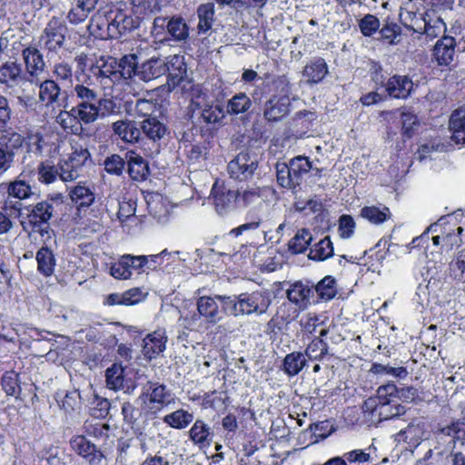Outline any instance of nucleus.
Wrapping results in <instances>:
<instances>
[{
  "label": "nucleus",
  "mask_w": 465,
  "mask_h": 465,
  "mask_svg": "<svg viewBox=\"0 0 465 465\" xmlns=\"http://www.w3.org/2000/svg\"><path fill=\"white\" fill-rule=\"evenodd\" d=\"M138 17L132 15L124 5L118 4L109 9L101 8L92 16L88 24L91 35L100 39H118L139 26Z\"/></svg>",
  "instance_id": "nucleus-1"
},
{
  "label": "nucleus",
  "mask_w": 465,
  "mask_h": 465,
  "mask_svg": "<svg viewBox=\"0 0 465 465\" xmlns=\"http://www.w3.org/2000/svg\"><path fill=\"white\" fill-rule=\"evenodd\" d=\"M398 388L393 382L378 388L376 396L364 401L361 410L372 422L399 418L406 413L405 406L398 403Z\"/></svg>",
  "instance_id": "nucleus-2"
},
{
  "label": "nucleus",
  "mask_w": 465,
  "mask_h": 465,
  "mask_svg": "<svg viewBox=\"0 0 465 465\" xmlns=\"http://www.w3.org/2000/svg\"><path fill=\"white\" fill-rule=\"evenodd\" d=\"M221 299L224 314L234 317L264 314L272 302L269 293L261 291L242 292Z\"/></svg>",
  "instance_id": "nucleus-3"
},
{
  "label": "nucleus",
  "mask_w": 465,
  "mask_h": 465,
  "mask_svg": "<svg viewBox=\"0 0 465 465\" xmlns=\"http://www.w3.org/2000/svg\"><path fill=\"white\" fill-rule=\"evenodd\" d=\"M174 393L166 385L148 381L141 388L136 399L141 413L146 419H154L164 409L175 403Z\"/></svg>",
  "instance_id": "nucleus-4"
},
{
  "label": "nucleus",
  "mask_w": 465,
  "mask_h": 465,
  "mask_svg": "<svg viewBox=\"0 0 465 465\" xmlns=\"http://www.w3.org/2000/svg\"><path fill=\"white\" fill-rule=\"evenodd\" d=\"M272 87L276 92L263 106V117L268 122L282 120L290 112L291 84L284 75L279 76L272 81Z\"/></svg>",
  "instance_id": "nucleus-5"
},
{
  "label": "nucleus",
  "mask_w": 465,
  "mask_h": 465,
  "mask_svg": "<svg viewBox=\"0 0 465 465\" xmlns=\"http://www.w3.org/2000/svg\"><path fill=\"white\" fill-rule=\"evenodd\" d=\"M222 297L226 295L207 296L203 295L197 299V312L183 316L186 328L193 329L198 325L203 319L205 322L215 324L223 320L224 313L222 306Z\"/></svg>",
  "instance_id": "nucleus-6"
},
{
  "label": "nucleus",
  "mask_w": 465,
  "mask_h": 465,
  "mask_svg": "<svg viewBox=\"0 0 465 465\" xmlns=\"http://www.w3.org/2000/svg\"><path fill=\"white\" fill-rule=\"evenodd\" d=\"M53 203L50 201H42L33 206L27 216L31 233H39L44 242L50 240L53 234L49 224V221L53 217Z\"/></svg>",
  "instance_id": "nucleus-7"
},
{
  "label": "nucleus",
  "mask_w": 465,
  "mask_h": 465,
  "mask_svg": "<svg viewBox=\"0 0 465 465\" xmlns=\"http://www.w3.org/2000/svg\"><path fill=\"white\" fill-rule=\"evenodd\" d=\"M91 154L87 148L74 146L67 159L60 160V180L64 183L72 182L81 176L83 166L89 160Z\"/></svg>",
  "instance_id": "nucleus-8"
},
{
  "label": "nucleus",
  "mask_w": 465,
  "mask_h": 465,
  "mask_svg": "<svg viewBox=\"0 0 465 465\" xmlns=\"http://www.w3.org/2000/svg\"><path fill=\"white\" fill-rule=\"evenodd\" d=\"M67 26L63 20L53 17L41 35V42L44 47L49 52H57L64 46Z\"/></svg>",
  "instance_id": "nucleus-9"
},
{
  "label": "nucleus",
  "mask_w": 465,
  "mask_h": 465,
  "mask_svg": "<svg viewBox=\"0 0 465 465\" xmlns=\"http://www.w3.org/2000/svg\"><path fill=\"white\" fill-rule=\"evenodd\" d=\"M190 106L193 114L207 124H219L225 117L222 105L208 102L204 97L192 100Z\"/></svg>",
  "instance_id": "nucleus-10"
},
{
  "label": "nucleus",
  "mask_w": 465,
  "mask_h": 465,
  "mask_svg": "<svg viewBox=\"0 0 465 465\" xmlns=\"http://www.w3.org/2000/svg\"><path fill=\"white\" fill-rule=\"evenodd\" d=\"M313 295V284L309 282L296 281L289 285L286 290V297L291 303L295 305L293 317H296L299 312L308 308Z\"/></svg>",
  "instance_id": "nucleus-11"
},
{
  "label": "nucleus",
  "mask_w": 465,
  "mask_h": 465,
  "mask_svg": "<svg viewBox=\"0 0 465 465\" xmlns=\"http://www.w3.org/2000/svg\"><path fill=\"white\" fill-rule=\"evenodd\" d=\"M211 195L217 213L223 215L234 208H238L237 192L230 190L215 182Z\"/></svg>",
  "instance_id": "nucleus-12"
},
{
  "label": "nucleus",
  "mask_w": 465,
  "mask_h": 465,
  "mask_svg": "<svg viewBox=\"0 0 465 465\" xmlns=\"http://www.w3.org/2000/svg\"><path fill=\"white\" fill-rule=\"evenodd\" d=\"M22 58L25 65V74L30 77L27 81L38 82L46 68L42 53L35 46L30 45L23 49Z\"/></svg>",
  "instance_id": "nucleus-13"
},
{
  "label": "nucleus",
  "mask_w": 465,
  "mask_h": 465,
  "mask_svg": "<svg viewBox=\"0 0 465 465\" xmlns=\"http://www.w3.org/2000/svg\"><path fill=\"white\" fill-rule=\"evenodd\" d=\"M257 168V163L248 153H240L228 163L230 177L239 181H244L251 177Z\"/></svg>",
  "instance_id": "nucleus-14"
},
{
  "label": "nucleus",
  "mask_w": 465,
  "mask_h": 465,
  "mask_svg": "<svg viewBox=\"0 0 465 465\" xmlns=\"http://www.w3.org/2000/svg\"><path fill=\"white\" fill-rule=\"evenodd\" d=\"M25 81H27V76L24 74L20 64L7 61L0 65V84L14 89Z\"/></svg>",
  "instance_id": "nucleus-15"
},
{
  "label": "nucleus",
  "mask_w": 465,
  "mask_h": 465,
  "mask_svg": "<svg viewBox=\"0 0 465 465\" xmlns=\"http://www.w3.org/2000/svg\"><path fill=\"white\" fill-rule=\"evenodd\" d=\"M439 441L446 444V450H453L458 444L465 443V423L461 421L452 422L442 428L437 436Z\"/></svg>",
  "instance_id": "nucleus-16"
},
{
  "label": "nucleus",
  "mask_w": 465,
  "mask_h": 465,
  "mask_svg": "<svg viewBox=\"0 0 465 465\" xmlns=\"http://www.w3.org/2000/svg\"><path fill=\"white\" fill-rule=\"evenodd\" d=\"M143 341V354L146 359L152 360L165 350L167 341L166 332L163 329H158L147 334Z\"/></svg>",
  "instance_id": "nucleus-17"
},
{
  "label": "nucleus",
  "mask_w": 465,
  "mask_h": 465,
  "mask_svg": "<svg viewBox=\"0 0 465 465\" xmlns=\"http://www.w3.org/2000/svg\"><path fill=\"white\" fill-rule=\"evenodd\" d=\"M69 197L78 212L85 211L95 203L94 190L82 183L70 189Z\"/></svg>",
  "instance_id": "nucleus-18"
},
{
  "label": "nucleus",
  "mask_w": 465,
  "mask_h": 465,
  "mask_svg": "<svg viewBox=\"0 0 465 465\" xmlns=\"http://www.w3.org/2000/svg\"><path fill=\"white\" fill-rule=\"evenodd\" d=\"M413 88L412 81L406 75H393L385 84L389 96L396 99H406Z\"/></svg>",
  "instance_id": "nucleus-19"
},
{
  "label": "nucleus",
  "mask_w": 465,
  "mask_h": 465,
  "mask_svg": "<svg viewBox=\"0 0 465 465\" xmlns=\"http://www.w3.org/2000/svg\"><path fill=\"white\" fill-rule=\"evenodd\" d=\"M125 159L131 179L143 182L148 178L150 169L147 161L143 157L134 151H129L125 154Z\"/></svg>",
  "instance_id": "nucleus-20"
},
{
  "label": "nucleus",
  "mask_w": 465,
  "mask_h": 465,
  "mask_svg": "<svg viewBox=\"0 0 465 465\" xmlns=\"http://www.w3.org/2000/svg\"><path fill=\"white\" fill-rule=\"evenodd\" d=\"M211 427L203 420H196L189 430V439L199 449L209 448L213 442Z\"/></svg>",
  "instance_id": "nucleus-21"
},
{
  "label": "nucleus",
  "mask_w": 465,
  "mask_h": 465,
  "mask_svg": "<svg viewBox=\"0 0 465 465\" xmlns=\"http://www.w3.org/2000/svg\"><path fill=\"white\" fill-rule=\"evenodd\" d=\"M71 96L77 101V104L92 103L98 101L99 93L90 78L81 81L77 77L76 84L73 85Z\"/></svg>",
  "instance_id": "nucleus-22"
},
{
  "label": "nucleus",
  "mask_w": 465,
  "mask_h": 465,
  "mask_svg": "<svg viewBox=\"0 0 465 465\" xmlns=\"http://www.w3.org/2000/svg\"><path fill=\"white\" fill-rule=\"evenodd\" d=\"M113 130L114 134L125 143H137L142 135L140 124L130 120H121L114 123Z\"/></svg>",
  "instance_id": "nucleus-23"
},
{
  "label": "nucleus",
  "mask_w": 465,
  "mask_h": 465,
  "mask_svg": "<svg viewBox=\"0 0 465 465\" xmlns=\"http://www.w3.org/2000/svg\"><path fill=\"white\" fill-rule=\"evenodd\" d=\"M165 60L159 57H152L138 67L137 76L144 82L156 79L165 74Z\"/></svg>",
  "instance_id": "nucleus-24"
},
{
  "label": "nucleus",
  "mask_w": 465,
  "mask_h": 465,
  "mask_svg": "<svg viewBox=\"0 0 465 465\" xmlns=\"http://www.w3.org/2000/svg\"><path fill=\"white\" fill-rule=\"evenodd\" d=\"M456 41L451 36H443L433 49V56L440 65H449L455 54Z\"/></svg>",
  "instance_id": "nucleus-25"
},
{
  "label": "nucleus",
  "mask_w": 465,
  "mask_h": 465,
  "mask_svg": "<svg viewBox=\"0 0 465 465\" xmlns=\"http://www.w3.org/2000/svg\"><path fill=\"white\" fill-rule=\"evenodd\" d=\"M449 215L452 216V218L449 219L448 223L443 224L444 228L443 230L440 231V233H442V245L447 250H451L454 247H459L461 244L462 240L460 234L463 232V228L460 226L456 227L455 225L453 228L450 226L446 227V225L450 224L452 221L457 222L459 217H460L462 213H460L459 212H454L453 213ZM440 227H442V225Z\"/></svg>",
  "instance_id": "nucleus-26"
},
{
  "label": "nucleus",
  "mask_w": 465,
  "mask_h": 465,
  "mask_svg": "<svg viewBox=\"0 0 465 465\" xmlns=\"http://www.w3.org/2000/svg\"><path fill=\"white\" fill-rule=\"evenodd\" d=\"M264 188L248 186L237 190L238 208H246L251 205H260L264 202Z\"/></svg>",
  "instance_id": "nucleus-27"
},
{
  "label": "nucleus",
  "mask_w": 465,
  "mask_h": 465,
  "mask_svg": "<svg viewBox=\"0 0 465 465\" xmlns=\"http://www.w3.org/2000/svg\"><path fill=\"white\" fill-rule=\"evenodd\" d=\"M449 128L455 143H465V108L457 109L451 114Z\"/></svg>",
  "instance_id": "nucleus-28"
},
{
  "label": "nucleus",
  "mask_w": 465,
  "mask_h": 465,
  "mask_svg": "<svg viewBox=\"0 0 465 465\" xmlns=\"http://www.w3.org/2000/svg\"><path fill=\"white\" fill-rule=\"evenodd\" d=\"M61 95V87L54 79H46L39 84V100L46 106L57 104Z\"/></svg>",
  "instance_id": "nucleus-29"
},
{
  "label": "nucleus",
  "mask_w": 465,
  "mask_h": 465,
  "mask_svg": "<svg viewBox=\"0 0 465 465\" xmlns=\"http://www.w3.org/2000/svg\"><path fill=\"white\" fill-rule=\"evenodd\" d=\"M328 74V66L323 58H315L303 69L302 74L309 84L321 83Z\"/></svg>",
  "instance_id": "nucleus-30"
},
{
  "label": "nucleus",
  "mask_w": 465,
  "mask_h": 465,
  "mask_svg": "<svg viewBox=\"0 0 465 465\" xmlns=\"http://www.w3.org/2000/svg\"><path fill=\"white\" fill-rule=\"evenodd\" d=\"M56 123L68 134L80 135L84 132L77 114L73 112V107L68 111H61L56 116Z\"/></svg>",
  "instance_id": "nucleus-31"
},
{
  "label": "nucleus",
  "mask_w": 465,
  "mask_h": 465,
  "mask_svg": "<svg viewBox=\"0 0 465 465\" xmlns=\"http://www.w3.org/2000/svg\"><path fill=\"white\" fill-rule=\"evenodd\" d=\"M140 129L148 139L156 142L166 134L167 128L157 117H149L140 123Z\"/></svg>",
  "instance_id": "nucleus-32"
},
{
  "label": "nucleus",
  "mask_w": 465,
  "mask_h": 465,
  "mask_svg": "<svg viewBox=\"0 0 465 465\" xmlns=\"http://www.w3.org/2000/svg\"><path fill=\"white\" fill-rule=\"evenodd\" d=\"M451 147L450 142H443L440 137H435L420 144L416 153L417 159L420 162L431 158L433 153L446 152Z\"/></svg>",
  "instance_id": "nucleus-33"
},
{
  "label": "nucleus",
  "mask_w": 465,
  "mask_h": 465,
  "mask_svg": "<svg viewBox=\"0 0 465 465\" xmlns=\"http://www.w3.org/2000/svg\"><path fill=\"white\" fill-rule=\"evenodd\" d=\"M290 168L292 174L294 187L300 186L306 175L312 168V163L308 157L299 155L290 160Z\"/></svg>",
  "instance_id": "nucleus-34"
},
{
  "label": "nucleus",
  "mask_w": 465,
  "mask_h": 465,
  "mask_svg": "<svg viewBox=\"0 0 465 465\" xmlns=\"http://www.w3.org/2000/svg\"><path fill=\"white\" fill-rule=\"evenodd\" d=\"M377 449L374 445H370L366 449H355L343 454L347 464H363L371 463L376 460Z\"/></svg>",
  "instance_id": "nucleus-35"
},
{
  "label": "nucleus",
  "mask_w": 465,
  "mask_h": 465,
  "mask_svg": "<svg viewBox=\"0 0 465 465\" xmlns=\"http://www.w3.org/2000/svg\"><path fill=\"white\" fill-rule=\"evenodd\" d=\"M214 5L213 3L202 4L197 8V16L199 19L197 25L198 34H206L213 26L214 21Z\"/></svg>",
  "instance_id": "nucleus-36"
},
{
  "label": "nucleus",
  "mask_w": 465,
  "mask_h": 465,
  "mask_svg": "<svg viewBox=\"0 0 465 465\" xmlns=\"http://www.w3.org/2000/svg\"><path fill=\"white\" fill-rule=\"evenodd\" d=\"M307 364L305 355L301 351L288 353L282 363L283 371L289 376L299 374Z\"/></svg>",
  "instance_id": "nucleus-37"
},
{
  "label": "nucleus",
  "mask_w": 465,
  "mask_h": 465,
  "mask_svg": "<svg viewBox=\"0 0 465 465\" xmlns=\"http://www.w3.org/2000/svg\"><path fill=\"white\" fill-rule=\"evenodd\" d=\"M165 74L168 73L169 76L173 82H181L186 74L187 67L183 55L174 54L169 56L165 61Z\"/></svg>",
  "instance_id": "nucleus-38"
},
{
  "label": "nucleus",
  "mask_w": 465,
  "mask_h": 465,
  "mask_svg": "<svg viewBox=\"0 0 465 465\" xmlns=\"http://www.w3.org/2000/svg\"><path fill=\"white\" fill-rule=\"evenodd\" d=\"M97 102L81 103L73 106V112L77 114L82 125L93 124L99 118Z\"/></svg>",
  "instance_id": "nucleus-39"
},
{
  "label": "nucleus",
  "mask_w": 465,
  "mask_h": 465,
  "mask_svg": "<svg viewBox=\"0 0 465 465\" xmlns=\"http://www.w3.org/2000/svg\"><path fill=\"white\" fill-rule=\"evenodd\" d=\"M37 270L44 276H51L54 272L55 258L47 247H42L36 252Z\"/></svg>",
  "instance_id": "nucleus-40"
},
{
  "label": "nucleus",
  "mask_w": 465,
  "mask_h": 465,
  "mask_svg": "<svg viewBox=\"0 0 465 465\" xmlns=\"http://www.w3.org/2000/svg\"><path fill=\"white\" fill-rule=\"evenodd\" d=\"M391 211L384 205L365 206L361 210V216L373 224H381L391 218Z\"/></svg>",
  "instance_id": "nucleus-41"
},
{
  "label": "nucleus",
  "mask_w": 465,
  "mask_h": 465,
  "mask_svg": "<svg viewBox=\"0 0 465 465\" xmlns=\"http://www.w3.org/2000/svg\"><path fill=\"white\" fill-rule=\"evenodd\" d=\"M163 420L173 429L183 430L193 422V414L183 409H179L165 415Z\"/></svg>",
  "instance_id": "nucleus-42"
},
{
  "label": "nucleus",
  "mask_w": 465,
  "mask_h": 465,
  "mask_svg": "<svg viewBox=\"0 0 465 465\" xmlns=\"http://www.w3.org/2000/svg\"><path fill=\"white\" fill-rule=\"evenodd\" d=\"M252 103L245 93H238L228 100L226 112L230 115H238L249 111Z\"/></svg>",
  "instance_id": "nucleus-43"
},
{
  "label": "nucleus",
  "mask_w": 465,
  "mask_h": 465,
  "mask_svg": "<svg viewBox=\"0 0 465 465\" xmlns=\"http://www.w3.org/2000/svg\"><path fill=\"white\" fill-rule=\"evenodd\" d=\"M60 162L54 165L53 162L47 160L39 163L37 167L38 180L42 183L50 184L60 179Z\"/></svg>",
  "instance_id": "nucleus-44"
},
{
  "label": "nucleus",
  "mask_w": 465,
  "mask_h": 465,
  "mask_svg": "<svg viewBox=\"0 0 465 465\" xmlns=\"http://www.w3.org/2000/svg\"><path fill=\"white\" fill-rule=\"evenodd\" d=\"M138 57L136 54L124 55L120 59L118 69L114 70L120 74L124 80L131 79L134 75L138 74Z\"/></svg>",
  "instance_id": "nucleus-45"
},
{
  "label": "nucleus",
  "mask_w": 465,
  "mask_h": 465,
  "mask_svg": "<svg viewBox=\"0 0 465 465\" xmlns=\"http://www.w3.org/2000/svg\"><path fill=\"white\" fill-rule=\"evenodd\" d=\"M332 255L333 245L330 237L326 236L311 248L309 258L314 261H325Z\"/></svg>",
  "instance_id": "nucleus-46"
},
{
  "label": "nucleus",
  "mask_w": 465,
  "mask_h": 465,
  "mask_svg": "<svg viewBox=\"0 0 465 465\" xmlns=\"http://www.w3.org/2000/svg\"><path fill=\"white\" fill-rule=\"evenodd\" d=\"M314 292H317L319 298L322 301H330L337 294L336 281L332 276H325L315 287Z\"/></svg>",
  "instance_id": "nucleus-47"
},
{
  "label": "nucleus",
  "mask_w": 465,
  "mask_h": 465,
  "mask_svg": "<svg viewBox=\"0 0 465 465\" xmlns=\"http://www.w3.org/2000/svg\"><path fill=\"white\" fill-rule=\"evenodd\" d=\"M423 22L424 33L431 40L440 36L446 31V25L440 17L426 14Z\"/></svg>",
  "instance_id": "nucleus-48"
},
{
  "label": "nucleus",
  "mask_w": 465,
  "mask_h": 465,
  "mask_svg": "<svg viewBox=\"0 0 465 465\" xmlns=\"http://www.w3.org/2000/svg\"><path fill=\"white\" fill-rule=\"evenodd\" d=\"M312 240L308 229H302L289 242V250L292 253H302Z\"/></svg>",
  "instance_id": "nucleus-49"
},
{
  "label": "nucleus",
  "mask_w": 465,
  "mask_h": 465,
  "mask_svg": "<svg viewBox=\"0 0 465 465\" xmlns=\"http://www.w3.org/2000/svg\"><path fill=\"white\" fill-rule=\"evenodd\" d=\"M179 252H169L166 249L157 254L143 255L144 257L143 266L146 271H154L163 263L164 259L173 261Z\"/></svg>",
  "instance_id": "nucleus-50"
},
{
  "label": "nucleus",
  "mask_w": 465,
  "mask_h": 465,
  "mask_svg": "<svg viewBox=\"0 0 465 465\" xmlns=\"http://www.w3.org/2000/svg\"><path fill=\"white\" fill-rule=\"evenodd\" d=\"M167 31L175 41H185L189 36V28L183 18L173 17L167 24Z\"/></svg>",
  "instance_id": "nucleus-51"
},
{
  "label": "nucleus",
  "mask_w": 465,
  "mask_h": 465,
  "mask_svg": "<svg viewBox=\"0 0 465 465\" xmlns=\"http://www.w3.org/2000/svg\"><path fill=\"white\" fill-rule=\"evenodd\" d=\"M124 370L121 365L113 364L105 371L106 385L109 389L117 391L123 387Z\"/></svg>",
  "instance_id": "nucleus-52"
},
{
  "label": "nucleus",
  "mask_w": 465,
  "mask_h": 465,
  "mask_svg": "<svg viewBox=\"0 0 465 465\" xmlns=\"http://www.w3.org/2000/svg\"><path fill=\"white\" fill-rule=\"evenodd\" d=\"M371 371L376 375L391 376L399 380H404L409 373L405 367H392L377 362L372 364Z\"/></svg>",
  "instance_id": "nucleus-53"
},
{
  "label": "nucleus",
  "mask_w": 465,
  "mask_h": 465,
  "mask_svg": "<svg viewBox=\"0 0 465 465\" xmlns=\"http://www.w3.org/2000/svg\"><path fill=\"white\" fill-rule=\"evenodd\" d=\"M150 214L160 223H165L168 221L170 211L161 196L148 203Z\"/></svg>",
  "instance_id": "nucleus-54"
},
{
  "label": "nucleus",
  "mask_w": 465,
  "mask_h": 465,
  "mask_svg": "<svg viewBox=\"0 0 465 465\" xmlns=\"http://www.w3.org/2000/svg\"><path fill=\"white\" fill-rule=\"evenodd\" d=\"M19 336L18 331L12 327L10 324L5 325L3 321L0 320V357L7 354L5 343H15L17 337Z\"/></svg>",
  "instance_id": "nucleus-55"
},
{
  "label": "nucleus",
  "mask_w": 465,
  "mask_h": 465,
  "mask_svg": "<svg viewBox=\"0 0 465 465\" xmlns=\"http://www.w3.org/2000/svg\"><path fill=\"white\" fill-rule=\"evenodd\" d=\"M2 388L9 396L17 397L21 388L19 384V375L17 372L11 371H6L1 380Z\"/></svg>",
  "instance_id": "nucleus-56"
},
{
  "label": "nucleus",
  "mask_w": 465,
  "mask_h": 465,
  "mask_svg": "<svg viewBox=\"0 0 465 465\" xmlns=\"http://www.w3.org/2000/svg\"><path fill=\"white\" fill-rule=\"evenodd\" d=\"M328 353V344L322 339L312 340L305 350V357L312 361L322 360Z\"/></svg>",
  "instance_id": "nucleus-57"
},
{
  "label": "nucleus",
  "mask_w": 465,
  "mask_h": 465,
  "mask_svg": "<svg viewBox=\"0 0 465 465\" xmlns=\"http://www.w3.org/2000/svg\"><path fill=\"white\" fill-rule=\"evenodd\" d=\"M275 169L278 184L282 188L294 189L290 164L286 163H277Z\"/></svg>",
  "instance_id": "nucleus-58"
},
{
  "label": "nucleus",
  "mask_w": 465,
  "mask_h": 465,
  "mask_svg": "<svg viewBox=\"0 0 465 465\" xmlns=\"http://www.w3.org/2000/svg\"><path fill=\"white\" fill-rule=\"evenodd\" d=\"M84 430L88 435L104 440L109 437L110 426L101 420H92L84 423Z\"/></svg>",
  "instance_id": "nucleus-59"
},
{
  "label": "nucleus",
  "mask_w": 465,
  "mask_h": 465,
  "mask_svg": "<svg viewBox=\"0 0 465 465\" xmlns=\"http://www.w3.org/2000/svg\"><path fill=\"white\" fill-rule=\"evenodd\" d=\"M136 117H142L143 119L153 117V114L157 110V105L151 100L147 99H137L134 104V107L131 108Z\"/></svg>",
  "instance_id": "nucleus-60"
},
{
  "label": "nucleus",
  "mask_w": 465,
  "mask_h": 465,
  "mask_svg": "<svg viewBox=\"0 0 465 465\" xmlns=\"http://www.w3.org/2000/svg\"><path fill=\"white\" fill-rule=\"evenodd\" d=\"M110 406V401L107 399L94 395L91 401L90 413L98 420L105 418L109 413Z\"/></svg>",
  "instance_id": "nucleus-61"
},
{
  "label": "nucleus",
  "mask_w": 465,
  "mask_h": 465,
  "mask_svg": "<svg viewBox=\"0 0 465 465\" xmlns=\"http://www.w3.org/2000/svg\"><path fill=\"white\" fill-rule=\"evenodd\" d=\"M8 195L19 200L26 199L32 194L31 186L22 180H15L9 183Z\"/></svg>",
  "instance_id": "nucleus-62"
},
{
  "label": "nucleus",
  "mask_w": 465,
  "mask_h": 465,
  "mask_svg": "<svg viewBox=\"0 0 465 465\" xmlns=\"http://www.w3.org/2000/svg\"><path fill=\"white\" fill-rule=\"evenodd\" d=\"M71 448L79 455L85 458L91 454V451H94L95 445L91 443L83 435H77L70 440Z\"/></svg>",
  "instance_id": "nucleus-63"
},
{
  "label": "nucleus",
  "mask_w": 465,
  "mask_h": 465,
  "mask_svg": "<svg viewBox=\"0 0 465 465\" xmlns=\"http://www.w3.org/2000/svg\"><path fill=\"white\" fill-rule=\"evenodd\" d=\"M53 74L55 77L56 82L59 81L62 83H73V67L69 63L65 61H60L54 64Z\"/></svg>",
  "instance_id": "nucleus-64"
}]
</instances>
